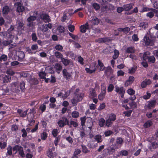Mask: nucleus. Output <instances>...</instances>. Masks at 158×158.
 I'll return each mask as SVG.
<instances>
[{"label":"nucleus","mask_w":158,"mask_h":158,"mask_svg":"<svg viewBox=\"0 0 158 158\" xmlns=\"http://www.w3.org/2000/svg\"><path fill=\"white\" fill-rule=\"evenodd\" d=\"M13 35L8 32H6L3 33V37L7 40H4L3 41L2 44L3 45L6 46L9 45L12 42L11 39Z\"/></svg>","instance_id":"1"},{"label":"nucleus","mask_w":158,"mask_h":158,"mask_svg":"<svg viewBox=\"0 0 158 158\" xmlns=\"http://www.w3.org/2000/svg\"><path fill=\"white\" fill-rule=\"evenodd\" d=\"M11 85L12 87H15V89L19 91H23L25 89V82L23 81H22L20 83L14 82L12 83Z\"/></svg>","instance_id":"2"},{"label":"nucleus","mask_w":158,"mask_h":158,"mask_svg":"<svg viewBox=\"0 0 158 158\" xmlns=\"http://www.w3.org/2000/svg\"><path fill=\"white\" fill-rule=\"evenodd\" d=\"M13 151H15L16 153L18 151L19 155L21 157L23 158L25 156V155L23 151V148L19 145H16L13 148Z\"/></svg>","instance_id":"3"},{"label":"nucleus","mask_w":158,"mask_h":158,"mask_svg":"<svg viewBox=\"0 0 158 158\" xmlns=\"http://www.w3.org/2000/svg\"><path fill=\"white\" fill-rule=\"evenodd\" d=\"M114 88V91L115 92L120 96L121 98H123L125 92V89L123 87H119L118 86L116 85L115 86Z\"/></svg>","instance_id":"4"},{"label":"nucleus","mask_w":158,"mask_h":158,"mask_svg":"<svg viewBox=\"0 0 158 158\" xmlns=\"http://www.w3.org/2000/svg\"><path fill=\"white\" fill-rule=\"evenodd\" d=\"M156 103V101L155 100H150L148 102L147 104L145 105L144 108L146 110L153 108L155 107Z\"/></svg>","instance_id":"5"},{"label":"nucleus","mask_w":158,"mask_h":158,"mask_svg":"<svg viewBox=\"0 0 158 158\" xmlns=\"http://www.w3.org/2000/svg\"><path fill=\"white\" fill-rule=\"evenodd\" d=\"M25 56L24 52L21 51L16 52L15 55V60L20 61H22L23 60Z\"/></svg>","instance_id":"6"},{"label":"nucleus","mask_w":158,"mask_h":158,"mask_svg":"<svg viewBox=\"0 0 158 158\" xmlns=\"http://www.w3.org/2000/svg\"><path fill=\"white\" fill-rule=\"evenodd\" d=\"M62 119V120H59L57 122L59 127L62 128L66 125H69V121L67 118L63 117Z\"/></svg>","instance_id":"7"},{"label":"nucleus","mask_w":158,"mask_h":158,"mask_svg":"<svg viewBox=\"0 0 158 158\" xmlns=\"http://www.w3.org/2000/svg\"><path fill=\"white\" fill-rule=\"evenodd\" d=\"M40 19L45 23H48L51 21L49 15L45 13H42L40 15Z\"/></svg>","instance_id":"8"},{"label":"nucleus","mask_w":158,"mask_h":158,"mask_svg":"<svg viewBox=\"0 0 158 158\" xmlns=\"http://www.w3.org/2000/svg\"><path fill=\"white\" fill-rule=\"evenodd\" d=\"M15 5L17 6L16 10L19 12H23L25 10L24 7L23 6L22 1L16 2Z\"/></svg>","instance_id":"9"},{"label":"nucleus","mask_w":158,"mask_h":158,"mask_svg":"<svg viewBox=\"0 0 158 158\" xmlns=\"http://www.w3.org/2000/svg\"><path fill=\"white\" fill-rule=\"evenodd\" d=\"M144 42L146 46H152L154 44L152 38L145 36L143 38Z\"/></svg>","instance_id":"10"},{"label":"nucleus","mask_w":158,"mask_h":158,"mask_svg":"<svg viewBox=\"0 0 158 158\" xmlns=\"http://www.w3.org/2000/svg\"><path fill=\"white\" fill-rule=\"evenodd\" d=\"M62 73L63 77L66 80L69 81L71 77V74L68 72L67 70L65 69H63Z\"/></svg>","instance_id":"11"},{"label":"nucleus","mask_w":158,"mask_h":158,"mask_svg":"<svg viewBox=\"0 0 158 158\" xmlns=\"http://www.w3.org/2000/svg\"><path fill=\"white\" fill-rule=\"evenodd\" d=\"M80 31L83 33H85L87 30H90L89 25L88 23L85 24L81 25L80 27Z\"/></svg>","instance_id":"12"},{"label":"nucleus","mask_w":158,"mask_h":158,"mask_svg":"<svg viewBox=\"0 0 158 158\" xmlns=\"http://www.w3.org/2000/svg\"><path fill=\"white\" fill-rule=\"evenodd\" d=\"M89 97L90 98H94L97 97V94L95 89L94 88H91L89 90L88 92Z\"/></svg>","instance_id":"13"},{"label":"nucleus","mask_w":158,"mask_h":158,"mask_svg":"<svg viewBox=\"0 0 158 158\" xmlns=\"http://www.w3.org/2000/svg\"><path fill=\"white\" fill-rule=\"evenodd\" d=\"M152 83V81L149 79H145L144 81H142L140 85V86L142 88H146L147 85L151 84Z\"/></svg>","instance_id":"14"},{"label":"nucleus","mask_w":158,"mask_h":158,"mask_svg":"<svg viewBox=\"0 0 158 158\" xmlns=\"http://www.w3.org/2000/svg\"><path fill=\"white\" fill-rule=\"evenodd\" d=\"M135 78L133 76H130L128 79L126 81L125 83V85L128 86L132 84Z\"/></svg>","instance_id":"15"},{"label":"nucleus","mask_w":158,"mask_h":158,"mask_svg":"<svg viewBox=\"0 0 158 158\" xmlns=\"http://www.w3.org/2000/svg\"><path fill=\"white\" fill-rule=\"evenodd\" d=\"M85 96V94L84 93H80L79 94H77L74 95V97L75 98H76L77 100L80 102L82 101L83 98Z\"/></svg>","instance_id":"16"},{"label":"nucleus","mask_w":158,"mask_h":158,"mask_svg":"<svg viewBox=\"0 0 158 158\" xmlns=\"http://www.w3.org/2000/svg\"><path fill=\"white\" fill-rule=\"evenodd\" d=\"M98 64L95 67L96 68V69L99 66V70L100 71H103L105 68L102 62L100 60H98Z\"/></svg>","instance_id":"17"},{"label":"nucleus","mask_w":158,"mask_h":158,"mask_svg":"<svg viewBox=\"0 0 158 158\" xmlns=\"http://www.w3.org/2000/svg\"><path fill=\"white\" fill-rule=\"evenodd\" d=\"M134 5V4L133 3H130L124 5H123L124 10L125 11L130 10L133 8Z\"/></svg>","instance_id":"18"},{"label":"nucleus","mask_w":158,"mask_h":158,"mask_svg":"<svg viewBox=\"0 0 158 158\" xmlns=\"http://www.w3.org/2000/svg\"><path fill=\"white\" fill-rule=\"evenodd\" d=\"M10 11V9L7 6H5L3 7L2 9V13L3 15H7Z\"/></svg>","instance_id":"19"},{"label":"nucleus","mask_w":158,"mask_h":158,"mask_svg":"<svg viewBox=\"0 0 158 158\" xmlns=\"http://www.w3.org/2000/svg\"><path fill=\"white\" fill-rule=\"evenodd\" d=\"M158 147V143L156 141L152 142L151 145L148 147V148L151 151H152V149H156Z\"/></svg>","instance_id":"20"},{"label":"nucleus","mask_w":158,"mask_h":158,"mask_svg":"<svg viewBox=\"0 0 158 158\" xmlns=\"http://www.w3.org/2000/svg\"><path fill=\"white\" fill-rule=\"evenodd\" d=\"M139 27L145 29L148 27V23L146 22H142L139 23Z\"/></svg>","instance_id":"21"},{"label":"nucleus","mask_w":158,"mask_h":158,"mask_svg":"<svg viewBox=\"0 0 158 158\" xmlns=\"http://www.w3.org/2000/svg\"><path fill=\"white\" fill-rule=\"evenodd\" d=\"M106 93L102 92H100L98 95V99L100 101H102L105 98Z\"/></svg>","instance_id":"22"},{"label":"nucleus","mask_w":158,"mask_h":158,"mask_svg":"<svg viewBox=\"0 0 158 158\" xmlns=\"http://www.w3.org/2000/svg\"><path fill=\"white\" fill-rule=\"evenodd\" d=\"M7 152L6 153L7 156H11L12 154V150H13V148H12V147L10 145H8L7 148Z\"/></svg>","instance_id":"23"},{"label":"nucleus","mask_w":158,"mask_h":158,"mask_svg":"<svg viewBox=\"0 0 158 158\" xmlns=\"http://www.w3.org/2000/svg\"><path fill=\"white\" fill-rule=\"evenodd\" d=\"M108 118L112 122L116 120V115L114 113H111L109 115Z\"/></svg>","instance_id":"24"},{"label":"nucleus","mask_w":158,"mask_h":158,"mask_svg":"<svg viewBox=\"0 0 158 158\" xmlns=\"http://www.w3.org/2000/svg\"><path fill=\"white\" fill-rule=\"evenodd\" d=\"M98 123L100 127H103L105 124V120L103 118H100L98 120Z\"/></svg>","instance_id":"25"},{"label":"nucleus","mask_w":158,"mask_h":158,"mask_svg":"<svg viewBox=\"0 0 158 158\" xmlns=\"http://www.w3.org/2000/svg\"><path fill=\"white\" fill-rule=\"evenodd\" d=\"M54 68L57 71H60L62 69V65L58 63H56L55 64Z\"/></svg>","instance_id":"26"},{"label":"nucleus","mask_w":158,"mask_h":158,"mask_svg":"<svg viewBox=\"0 0 158 158\" xmlns=\"http://www.w3.org/2000/svg\"><path fill=\"white\" fill-rule=\"evenodd\" d=\"M61 61L64 65L65 66L69 65L70 62V61L69 60L64 58V57L62 58L61 59Z\"/></svg>","instance_id":"27"},{"label":"nucleus","mask_w":158,"mask_h":158,"mask_svg":"<svg viewBox=\"0 0 158 158\" xmlns=\"http://www.w3.org/2000/svg\"><path fill=\"white\" fill-rule=\"evenodd\" d=\"M135 49L133 47H129L126 49V52L128 53H132L135 52Z\"/></svg>","instance_id":"28"},{"label":"nucleus","mask_w":158,"mask_h":158,"mask_svg":"<svg viewBox=\"0 0 158 158\" xmlns=\"http://www.w3.org/2000/svg\"><path fill=\"white\" fill-rule=\"evenodd\" d=\"M137 67L136 66H134L131 69L128 70V73L129 74H132L134 73L136 71Z\"/></svg>","instance_id":"29"},{"label":"nucleus","mask_w":158,"mask_h":158,"mask_svg":"<svg viewBox=\"0 0 158 158\" xmlns=\"http://www.w3.org/2000/svg\"><path fill=\"white\" fill-rule=\"evenodd\" d=\"M48 133L46 131H44L40 135L41 139L44 140H46L48 137Z\"/></svg>","instance_id":"30"},{"label":"nucleus","mask_w":158,"mask_h":158,"mask_svg":"<svg viewBox=\"0 0 158 158\" xmlns=\"http://www.w3.org/2000/svg\"><path fill=\"white\" fill-rule=\"evenodd\" d=\"M54 55L57 59H60L61 60L63 58V55L59 52L56 51L54 53Z\"/></svg>","instance_id":"31"},{"label":"nucleus","mask_w":158,"mask_h":158,"mask_svg":"<svg viewBox=\"0 0 158 158\" xmlns=\"http://www.w3.org/2000/svg\"><path fill=\"white\" fill-rule=\"evenodd\" d=\"M152 124V122L151 120H148L143 124V127L145 128L150 127Z\"/></svg>","instance_id":"32"},{"label":"nucleus","mask_w":158,"mask_h":158,"mask_svg":"<svg viewBox=\"0 0 158 158\" xmlns=\"http://www.w3.org/2000/svg\"><path fill=\"white\" fill-rule=\"evenodd\" d=\"M11 80L10 77L8 75H5L4 77L3 78V82L4 83H8Z\"/></svg>","instance_id":"33"},{"label":"nucleus","mask_w":158,"mask_h":158,"mask_svg":"<svg viewBox=\"0 0 158 158\" xmlns=\"http://www.w3.org/2000/svg\"><path fill=\"white\" fill-rule=\"evenodd\" d=\"M47 156L50 158H53L54 157L53 152L51 149L49 148L47 152Z\"/></svg>","instance_id":"34"},{"label":"nucleus","mask_w":158,"mask_h":158,"mask_svg":"<svg viewBox=\"0 0 158 158\" xmlns=\"http://www.w3.org/2000/svg\"><path fill=\"white\" fill-rule=\"evenodd\" d=\"M71 116L73 118H77L79 116V113L77 111H73L71 113Z\"/></svg>","instance_id":"35"},{"label":"nucleus","mask_w":158,"mask_h":158,"mask_svg":"<svg viewBox=\"0 0 158 158\" xmlns=\"http://www.w3.org/2000/svg\"><path fill=\"white\" fill-rule=\"evenodd\" d=\"M112 69L110 67H108L107 68L105 71V73L107 75H110L112 72Z\"/></svg>","instance_id":"36"},{"label":"nucleus","mask_w":158,"mask_h":158,"mask_svg":"<svg viewBox=\"0 0 158 158\" xmlns=\"http://www.w3.org/2000/svg\"><path fill=\"white\" fill-rule=\"evenodd\" d=\"M94 139L97 142L99 143L102 142V136L100 135H96L94 137Z\"/></svg>","instance_id":"37"},{"label":"nucleus","mask_w":158,"mask_h":158,"mask_svg":"<svg viewBox=\"0 0 158 158\" xmlns=\"http://www.w3.org/2000/svg\"><path fill=\"white\" fill-rule=\"evenodd\" d=\"M119 154L121 156H126L128 155V152L126 150H122L120 152Z\"/></svg>","instance_id":"38"},{"label":"nucleus","mask_w":158,"mask_h":158,"mask_svg":"<svg viewBox=\"0 0 158 158\" xmlns=\"http://www.w3.org/2000/svg\"><path fill=\"white\" fill-rule=\"evenodd\" d=\"M39 76L40 79H44L46 76V74L44 71L40 72L39 73Z\"/></svg>","instance_id":"39"},{"label":"nucleus","mask_w":158,"mask_h":158,"mask_svg":"<svg viewBox=\"0 0 158 158\" xmlns=\"http://www.w3.org/2000/svg\"><path fill=\"white\" fill-rule=\"evenodd\" d=\"M93 24L94 25H97L99 23V19L96 17H94L92 19Z\"/></svg>","instance_id":"40"},{"label":"nucleus","mask_w":158,"mask_h":158,"mask_svg":"<svg viewBox=\"0 0 158 158\" xmlns=\"http://www.w3.org/2000/svg\"><path fill=\"white\" fill-rule=\"evenodd\" d=\"M55 138V139L54 141V143L55 146H57L61 138L60 135H59Z\"/></svg>","instance_id":"41"},{"label":"nucleus","mask_w":158,"mask_h":158,"mask_svg":"<svg viewBox=\"0 0 158 158\" xmlns=\"http://www.w3.org/2000/svg\"><path fill=\"white\" fill-rule=\"evenodd\" d=\"M93 8L96 10H97L100 8V6L99 4L96 2H94L93 4Z\"/></svg>","instance_id":"42"},{"label":"nucleus","mask_w":158,"mask_h":158,"mask_svg":"<svg viewBox=\"0 0 158 158\" xmlns=\"http://www.w3.org/2000/svg\"><path fill=\"white\" fill-rule=\"evenodd\" d=\"M96 70V68L94 67V69L93 70H91L89 68H85V70L86 71L87 73H89V74H92L93 73H94L95 72Z\"/></svg>","instance_id":"43"},{"label":"nucleus","mask_w":158,"mask_h":158,"mask_svg":"<svg viewBox=\"0 0 158 158\" xmlns=\"http://www.w3.org/2000/svg\"><path fill=\"white\" fill-rule=\"evenodd\" d=\"M119 52L118 50H115L114 51V54L113 56V58L115 60L118 58L119 55Z\"/></svg>","instance_id":"44"},{"label":"nucleus","mask_w":158,"mask_h":158,"mask_svg":"<svg viewBox=\"0 0 158 158\" xmlns=\"http://www.w3.org/2000/svg\"><path fill=\"white\" fill-rule=\"evenodd\" d=\"M58 31L60 34L63 33L65 30L64 27L62 26H59L58 27Z\"/></svg>","instance_id":"45"},{"label":"nucleus","mask_w":158,"mask_h":158,"mask_svg":"<svg viewBox=\"0 0 158 158\" xmlns=\"http://www.w3.org/2000/svg\"><path fill=\"white\" fill-rule=\"evenodd\" d=\"M81 146L82 148V151L83 153H87L89 152V151L88 150V149L85 146L82 145Z\"/></svg>","instance_id":"46"},{"label":"nucleus","mask_w":158,"mask_h":158,"mask_svg":"<svg viewBox=\"0 0 158 158\" xmlns=\"http://www.w3.org/2000/svg\"><path fill=\"white\" fill-rule=\"evenodd\" d=\"M58 133V130L57 129H53L52 132V135L54 137L57 136Z\"/></svg>","instance_id":"47"},{"label":"nucleus","mask_w":158,"mask_h":158,"mask_svg":"<svg viewBox=\"0 0 158 158\" xmlns=\"http://www.w3.org/2000/svg\"><path fill=\"white\" fill-rule=\"evenodd\" d=\"M32 40L34 42H35L37 41L38 38L35 33H32L31 34Z\"/></svg>","instance_id":"48"},{"label":"nucleus","mask_w":158,"mask_h":158,"mask_svg":"<svg viewBox=\"0 0 158 158\" xmlns=\"http://www.w3.org/2000/svg\"><path fill=\"white\" fill-rule=\"evenodd\" d=\"M151 96V94L150 93L147 92L146 93V95H143L142 98L145 100L149 99L150 98Z\"/></svg>","instance_id":"49"},{"label":"nucleus","mask_w":158,"mask_h":158,"mask_svg":"<svg viewBox=\"0 0 158 158\" xmlns=\"http://www.w3.org/2000/svg\"><path fill=\"white\" fill-rule=\"evenodd\" d=\"M153 10V9L152 8H149L146 6H143V7L142 10L141 11H140V12L143 13L144 12H147L151 10Z\"/></svg>","instance_id":"50"},{"label":"nucleus","mask_w":158,"mask_h":158,"mask_svg":"<svg viewBox=\"0 0 158 158\" xmlns=\"http://www.w3.org/2000/svg\"><path fill=\"white\" fill-rule=\"evenodd\" d=\"M148 61L149 62L153 63L155 62V58L153 56H150L149 57Z\"/></svg>","instance_id":"51"},{"label":"nucleus","mask_w":158,"mask_h":158,"mask_svg":"<svg viewBox=\"0 0 158 158\" xmlns=\"http://www.w3.org/2000/svg\"><path fill=\"white\" fill-rule=\"evenodd\" d=\"M86 119V116H85L83 117H81L80 120L81 121V124L82 126H84L85 125V124Z\"/></svg>","instance_id":"52"},{"label":"nucleus","mask_w":158,"mask_h":158,"mask_svg":"<svg viewBox=\"0 0 158 158\" xmlns=\"http://www.w3.org/2000/svg\"><path fill=\"white\" fill-rule=\"evenodd\" d=\"M114 85L112 84H110L107 88V91L108 92H111L113 90Z\"/></svg>","instance_id":"53"},{"label":"nucleus","mask_w":158,"mask_h":158,"mask_svg":"<svg viewBox=\"0 0 158 158\" xmlns=\"http://www.w3.org/2000/svg\"><path fill=\"white\" fill-rule=\"evenodd\" d=\"M132 111V110H129L127 111H125L123 112V114L125 115V116L129 117L131 116Z\"/></svg>","instance_id":"54"},{"label":"nucleus","mask_w":158,"mask_h":158,"mask_svg":"<svg viewBox=\"0 0 158 158\" xmlns=\"http://www.w3.org/2000/svg\"><path fill=\"white\" fill-rule=\"evenodd\" d=\"M55 48L57 51L61 52L63 50V47L60 44L56 45L55 47Z\"/></svg>","instance_id":"55"},{"label":"nucleus","mask_w":158,"mask_h":158,"mask_svg":"<svg viewBox=\"0 0 158 158\" xmlns=\"http://www.w3.org/2000/svg\"><path fill=\"white\" fill-rule=\"evenodd\" d=\"M7 56L6 55L3 54L0 56V61H5L7 60Z\"/></svg>","instance_id":"56"},{"label":"nucleus","mask_w":158,"mask_h":158,"mask_svg":"<svg viewBox=\"0 0 158 158\" xmlns=\"http://www.w3.org/2000/svg\"><path fill=\"white\" fill-rule=\"evenodd\" d=\"M105 123L107 127H111L112 124V122L108 118L105 121Z\"/></svg>","instance_id":"57"},{"label":"nucleus","mask_w":158,"mask_h":158,"mask_svg":"<svg viewBox=\"0 0 158 158\" xmlns=\"http://www.w3.org/2000/svg\"><path fill=\"white\" fill-rule=\"evenodd\" d=\"M135 91L132 88L129 89L127 90V93L128 94L131 95H133L135 94Z\"/></svg>","instance_id":"58"},{"label":"nucleus","mask_w":158,"mask_h":158,"mask_svg":"<svg viewBox=\"0 0 158 158\" xmlns=\"http://www.w3.org/2000/svg\"><path fill=\"white\" fill-rule=\"evenodd\" d=\"M7 145V143L5 142H3L2 143L0 141V148L1 149H3L5 148Z\"/></svg>","instance_id":"59"},{"label":"nucleus","mask_w":158,"mask_h":158,"mask_svg":"<svg viewBox=\"0 0 158 158\" xmlns=\"http://www.w3.org/2000/svg\"><path fill=\"white\" fill-rule=\"evenodd\" d=\"M18 129V127L17 125L13 124L11 126V130L12 131H16Z\"/></svg>","instance_id":"60"},{"label":"nucleus","mask_w":158,"mask_h":158,"mask_svg":"<svg viewBox=\"0 0 158 158\" xmlns=\"http://www.w3.org/2000/svg\"><path fill=\"white\" fill-rule=\"evenodd\" d=\"M123 142V139L121 137L117 138L116 141V143L118 145L122 144Z\"/></svg>","instance_id":"61"},{"label":"nucleus","mask_w":158,"mask_h":158,"mask_svg":"<svg viewBox=\"0 0 158 158\" xmlns=\"http://www.w3.org/2000/svg\"><path fill=\"white\" fill-rule=\"evenodd\" d=\"M48 30V28H47L46 26V24H44L42 26L41 31L43 32H46Z\"/></svg>","instance_id":"62"},{"label":"nucleus","mask_w":158,"mask_h":158,"mask_svg":"<svg viewBox=\"0 0 158 158\" xmlns=\"http://www.w3.org/2000/svg\"><path fill=\"white\" fill-rule=\"evenodd\" d=\"M35 19V17L33 16H30L27 19V21L28 22H32Z\"/></svg>","instance_id":"63"},{"label":"nucleus","mask_w":158,"mask_h":158,"mask_svg":"<svg viewBox=\"0 0 158 158\" xmlns=\"http://www.w3.org/2000/svg\"><path fill=\"white\" fill-rule=\"evenodd\" d=\"M105 107V103H103L100 104L98 109V110L100 111L102 110V109H104Z\"/></svg>","instance_id":"64"}]
</instances>
